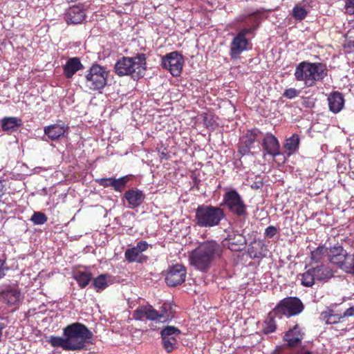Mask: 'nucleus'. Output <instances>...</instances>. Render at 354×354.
Instances as JSON below:
<instances>
[{
    "label": "nucleus",
    "mask_w": 354,
    "mask_h": 354,
    "mask_svg": "<svg viewBox=\"0 0 354 354\" xmlns=\"http://www.w3.org/2000/svg\"><path fill=\"white\" fill-rule=\"evenodd\" d=\"M311 259L315 263L328 261L335 266H342L344 263L354 266V255H348L343 247L339 245L330 248L324 245L319 246L311 252Z\"/></svg>",
    "instance_id": "nucleus-1"
},
{
    "label": "nucleus",
    "mask_w": 354,
    "mask_h": 354,
    "mask_svg": "<svg viewBox=\"0 0 354 354\" xmlns=\"http://www.w3.org/2000/svg\"><path fill=\"white\" fill-rule=\"evenodd\" d=\"M146 55L137 54L134 57H123L115 64V73L119 76H131L133 80L142 78L146 71Z\"/></svg>",
    "instance_id": "nucleus-2"
},
{
    "label": "nucleus",
    "mask_w": 354,
    "mask_h": 354,
    "mask_svg": "<svg viewBox=\"0 0 354 354\" xmlns=\"http://www.w3.org/2000/svg\"><path fill=\"white\" fill-rule=\"evenodd\" d=\"M222 247L215 241L201 243L189 254L191 266H208L219 259Z\"/></svg>",
    "instance_id": "nucleus-3"
},
{
    "label": "nucleus",
    "mask_w": 354,
    "mask_h": 354,
    "mask_svg": "<svg viewBox=\"0 0 354 354\" xmlns=\"http://www.w3.org/2000/svg\"><path fill=\"white\" fill-rule=\"evenodd\" d=\"M64 335L67 337L70 351H77L90 342L93 333L85 325L76 322L64 328Z\"/></svg>",
    "instance_id": "nucleus-4"
},
{
    "label": "nucleus",
    "mask_w": 354,
    "mask_h": 354,
    "mask_svg": "<svg viewBox=\"0 0 354 354\" xmlns=\"http://www.w3.org/2000/svg\"><path fill=\"white\" fill-rule=\"evenodd\" d=\"M224 217V212L221 207L201 205L196 210L195 221L199 227H212L218 225Z\"/></svg>",
    "instance_id": "nucleus-5"
},
{
    "label": "nucleus",
    "mask_w": 354,
    "mask_h": 354,
    "mask_svg": "<svg viewBox=\"0 0 354 354\" xmlns=\"http://www.w3.org/2000/svg\"><path fill=\"white\" fill-rule=\"evenodd\" d=\"M222 205L225 206L232 214L239 217H245L248 214L247 205L235 189H230L223 194Z\"/></svg>",
    "instance_id": "nucleus-6"
},
{
    "label": "nucleus",
    "mask_w": 354,
    "mask_h": 354,
    "mask_svg": "<svg viewBox=\"0 0 354 354\" xmlns=\"http://www.w3.org/2000/svg\"><path fill=\"white\" fill-rule=\"evenodd\" d=\"M108 71L99 64H93L85 75L86 86L93 91L103 88L107 82Z\"/></svg>",
    "instance_id": "nucleus-7"
},
{
    "label": "nucleus",
    "mask_w": 354,
    "mask_h": 354,
    "mask_svg": "<svg viewBox=\"0 0 354 354\" xmlns=\"http://www.w3.org/2000/svg\"><path fill=\"white\" fill-rule=\"evenodd\" d=\"M303 309L304 306L299 299L297 297H286L276 306L272 313L279 318L281 315L290 317L299 314Z\"/></svg>",
    "instance_id": "nucleus-8"
},
{
    "label": "nucleus",
    "mask_w": 354,
    "mask_h": 354,
    "mask_svg": "<svg viewBox=\"0 0 354 354\" xmlns=\"http://www.w3.org/2000/svg\"><path fill=\"white\" fill-rule=\"evenodd\" d=\"M254 28V27L243 28L233 38L230 44V53L232 58H238L243 51L248 49L250 41L247 35L252 33Z\"/></svg>",
    "instance_id": "nucleus-9"
},
{
    "label": "nucleus",
    "mask_w": 354,
    "mask_h": 354,
    "mask_svg": "<svg viewBox=\"0 0 354 354\" xmlns=\"http://www.w3.org/2000/svg\"><path fill=\"white\" fill-rule=\"evenodd\" d=\"M162 66L168 70L174 77H178L181 74L184 64V59L181 54L177 51L169 53L162 58Z\"/></svg>",
    "instance_id": "nucleus-10"
},
{
    "label": "nucleus",
    "mask_w": 354,
    "mask_h": 354,
    "mask_svg": "<svg viewBox=\"0 0 354 354\" xmlns=\"http://www.w3.org/2000/svg\"><path fill=\"white\" fill-rule=\"evenodd\" d=\"M149 248V244L145 241H139L133 248L127 249L125 252V258L130 263H143L147 260V257L143 254Z\"/></svg>",
    "instance_id": "nucleus-11"
},
{
    "label": "nucleus",
    "mask_w": 354,
    "mask_h": 354,
    "mask_svg": "<svg viewBox=\"0 0 354 354\" xmlns=\"http://www.w3.org/2000/svg\"><path fill=\"white\" fill-rule=\"evenodd\" d=\"M22 298V295L17 286H6L0 290V301L9 305L18 304Z\"/></svg>",
    "instance_id": "nucleus-12"
},
{
    "label": "nucleus",
    "mask_w": 354,
    "mask_h": 354,
    "mask_svg": "<svg viewBox=\"0 0 354 354\" xmlns=\"http://www.w3.org/2000/svg\"><path fill=\"white\" fill-rule=\"evenodd\" d=\"M260 135L261 131L257 129L248 131L245 135L241 138L239 152L243 156L248 154Z\"/></svg>",
    "instance_id": "nucleus-13"
},
{
    "label": "nucleus",
    "mask_w": 354,
    "mask_h": 354,
    "mask_svg": "<svg viewBox=\"0 0 354 354\" xmlns=\"http://www.w3.org/2000/svg\"><path fill=\"white\" fill-rule=\"evenodd\" d=\"M227 236L223 241V245L232 251H240L246 244L245 238L241 234L233 230L227 231Z\"/></svg>",
    "instance_id": "nucleus-14"
},
{
    "label": "nucleus",
    "mask_w": 354,
    "mask_h": 354,
    "mask_svg": "<svg viewBox=\"0 0 354 354\" xmlns=\"http://www.w3.org/2000/svg\"><path fill=\"white\" fill-rule=\"evenodd\" d=\"M186 273L185 267H169L165 281L169 286H176L185 280Z\"/></svg>",
    "instance_id": "nucleus-15"
},
{
    "label": "nucleus",
    "mask_w": 354,
    "mask_h": 354,
    "mask_svg": "<svg viewBox=\"0 0 354 354\" xmlns=\"http://www.w3.org/2000/svg\"><path fill=\"white\" fill-rule=\"evenodd\" d=\"M328 70L326 66L322 63L310 62V87L313 86L317 82L322 80L327 76Z\"/></svg>",
    "instance_id": "nucleus-16"
},
{
    "label": "nucleus",
    "mask_w": 354,
    "mask_h": 354,
    "mask_svg": "<svg viewBox=\"0 0 354 354\" xmlns=\"http://www.w3.org/2000/svg\"><path fill=\"white\" fill-rule=\"evenodd\" d=\"M86 17L84 9L80 6L70 7L64 14V19L67 24H81Z\"/></svg>",
    "instance_id": "nucleus-17"
},
{
    "label": "nucleus",
    "mask_w": 354,
    "mask_h": 354,
    "mask_svg": "<svg viewBox=\"0 0 354 354\" xmlns=\"http://www.w3.org/2000/svg\"><path fill=\"white\" fill-rule=\"evenodd\" d=\"M262 147L266 153L273 158L281 155L279 143L277 138L271 133H267L263 139Z\"/></svg>",
    "instance_id": "nucleus-18"
},
{
    "label": "nucleus",
    "mask_w": 354,
    "mask_h": 354,
    "mask_svg": "<svg viewBox=\"0 0 354 354\" xmlns=\"http://www.w3.org/2000/svg\"><path fill=\"white\" fill-rule=\"evenodd\" d=\"M123 198L127 201L128 207L134 209L143 203L145 196L142 191L131 188L124 194Z\"/></svg>",
    "instance_id": "nucleus-19"
},
{
    "label": "nucleus",
    "mask_w": 354,
    "mask_h": 354,
    "mask_svg": "<svg viewBox=\"0 0 354 354\" xmlns=\"http://www.w3.org/2000/svg\"><path fill=\"white\" fill-rule=\"evenodd\" d=\"M304 333L301 327L296 324L286 333L283 339L288 343V346L295 347L299 345L304 338Z\"/></svg>",
    "instance_id": "nucleus-20"
},
{
    "label": "nucleus",
    "mask_w": 354,
    "mask_h": 354,
    "mask_svg": "<svg viewBox=\"0 0 354 354\" xmlns=\"http://www.w3.org/2000/svg\"><path fill=\"white\" fill-rule=\"evenodd\" d=\"M68 127L64 124H54L44 127V131L49 139L57 140L63 137L67 132Z\"/></svg>",
    "instance_id": "nucleus-21"
},
{
    "label": "nucleus",
    "mask_w": 354,
    "mask_h": 354,
    "mask_svg": "<svg viewBox=\"0 0 354 354\" xmlns=\"http://www.w3.org/2000/svg\"><path fill=\"white\" fill-rule=\"evenodd\" d=\"M84 68L79 57H70L63 66L64 75L71 79L80 70Z\"/></svg>",
    "instance_id": "nucleus-22"
},
{
    "label": "nucleus",
    "mask_w": 354,
    "mask_h": 354,
    "mask_svg": "<svg viewBox=\"0 0 354 354\" xmlns=\"http://www.w3.org/2000/svg\"><path fill=\"white\" fill-rule=\"evenodd\" d=\"M310 62H302L299 63L295 71V77L297 81H303L305 86L310 87Z\"/></svg>",
    "instance_id": "nucleus-23"
},
{
    "label": "nucleus",
    "mask_w": 354,
    "mask_h": 354,
    "mask_svg": "<svg viewBox=\"0 0 354 354\" xmlns=\"http://www.w3.org/2000/svg\"><path fill=\"white\" fill-rule=\"evenodd\" d=\"M328 101L330 111L335 113L339 112L344 104L343 96L339 92L331 93L328 97Z\"/></svg>",
    "instance_id": "nucleus-24"
},
{
    "label": "nucleus",
    "mask_w": 354,
    "mask_h": 354,
    "mask_svg": "<svg viewBox=\"0 0 354 354\" xmlns=\"http://www.w3.org/2000/svg\"><path fill=\"white\" fill-rule=\"evenodd\" d=\"M21 125V119L17 117H5L1 120V128L6 132H13Z\"/></svg>",
    "instance_id": "nucleus-25"
},
{
    "label": "nucleus",
    "mask_w": 354,
    "mask_h": 354,
    "mask_svg": "<svg viewBox=\"0 0 354 354\" xmlns=\"http://www.w3.org/2000/svg\"><path fill=\"white\" fill-rule=\"evenodd\" d=\"M308 4L309 0H304L302 3L295 6L292 11V15L295 19L301 21L306 17L310 12V8L307 6Z\"/></svg>",
    "instance_id": "nucleus-26"
},
{
    "label": "nucleus",
    "mask_w": 354,
    "mask_h": 354,
    "mask_svg": "<svg viewBox=\"0 0 354 354\" xmlns=\"http://www.w3.org/2000/svg\"><path fill=\"white\" fill-rule=\"evenodd\" d=\"M113 282L114 279L112 276L101 274L94 279L93 286L97 292H101L109 286L113 284Z\"/></svg>",
    "instance_id": "nucleus-27"
},
{
    "label": "nucleus",
    "mask_w": 354,
    "mask_h": 354,
    "mask_svg": "<svg viewBox=\"0 0 354 354\" xmlns=\"http://www.w3.org/2000/svg\"><path fill=\"white\" fill-rule=\"evenodd\" d=\"M313 270L317 281L328 279L333 276V271L330 267H313Z\"/></svg>",
    "instance_id": "nucleus-28"
},
{
    "label": "nucleus",
    "mask_w": 354,
    "mask_h": 354,
    "mask_svg": "<svg viewBox=\"0 0 354 354\" xmlns=\"http://www.w3.org/2000/svg\"><path fill=\"white\" fill-rule=\"evenodd\" d=\"M161 322H166L171 319L175 312L174 306L170 302H165L158 310Z\"/></svg>",
    "instance_id": "nucleus-29"
},
{
    "label": "nucleus",
    "mask_w": 354,
    "mask_h": 354,
    "mask_svg": "<svg viewBox=\"0 0 354 354\" xmlns=\"http://www.w3.org/2000/svg\"><path fill=\"white\" fill-rule=\"evenodd\" d=\"M344 317L343 315L337 314L332 309L328 308L321 313V319L328 324L338 323Z\"/></svg>",
    "instance_id": "nucleus-30"
},
{
    "label": "nucleus",
    "mask_w": 354,
    "mask_h": 354,
    "mask_svg": "<svg viewBox=\"0 0 354 354\" xmlns=\"http://www.w3.org/2000/svg\"><path fill=\"white\" fill-rule=\"evenodd\" d=\"M299 138L297 134H293L286 139L284 147L288 151V155L295 153L299 148Z\"/></svg>",
    "instance_id": "nucleus-31"
},
{
    "label": "nucleus",
    "mask_w": 354,
    "mask_h": 354,
    "mask_svg": "<svg viewBox=\"0 0 354 354\" xmlns=\"http://www.w3.org/2000/svg\"><path fill=\"white\" fill-rule=\"evenodd\" d=\"M48 342L53 347H60L66 351H70L69 345L67 341V337L51 335L49 337Z\"/></svg>",
    "instance_id": "nucleus-32"
},
{
    "label": "nucleus",
    "mask_w": 354,
    "mask_h": 354,
    "mask_svg": "<svg viewBox=\"0 0 354 354\" xmlns=\"http://www.w3.org/2000/svg\"><path fill=\"white\" fill-rule=\"evenodd\" d=\"M160 333L162 338L177 340L176 338L180 334V330L175 326H168L165 327Z\"/></svg>",
    "instance_id": "nucleus-33"
},
{
    "label": "nucleus",
    "mask_w": 354,
    "mask_h": 354,
    "mask_svg": "<svg viewBox=\"0 0 354 354\" xmlns=\"http://www.w3.org/2000/svg\"><path fill=\"white\" fill-rule=\"evenodd\" d=\"M73 277L81 288L86 287L90 282L91 276L86 272L76 271L73 272Z\"/></svg>",
    "instance_id": "nucleus-34"
},
{
    "label": "nucleus",
    "mask_w": 354,
    "mask_h": 354,
    "mask_svg": "<svg viewBox=\"0 0 354 354\" xmlns=\"http://www.w3.org/2000/svg\"><path fill=\"white\" fill-rule=\"evenodd\" d=\"M129 180V176H124L119 178H113L111 187L115 191L122 192L125 189Z\"/></svg>",
    "instance_id": "nucleus-35"
},
{
    "label": "nucleus",
    "mask_w": 354,
    "mask_h": 354,
    "mask_svg": "<svg viewBox=\"0 0 354 354\" xmlns=\"http://www.w3.org/2000/svg\"><path fill=\"white\" fill-rule=\"evenodd\" d=\"M313 272L312 268L301 274V281L303 286L310 287L314 284L316 279Z\"/></svg>",
    "instance_id": "nucleus-36"
},
{
    "label": "nucleus",
    "mask_w": 354,
    "mask_h": 354,
    "mask_svg": "<svg viewBox=\"0 0 354 354\" xmlns=\"http://www.w3.org/2000/svg\"><path fill=\"white\" fill-rule=\"evenodd\" d=\"M274 317H278L277 315H274L272 312L270 314V317L266 320L264 326H263V332L266 334L272 333L276 330V323L274 322Z\"/></svg>",
    "instance_id": "nucleus-37"
},
{
    "label": "nucleus",
    "mask_w": 354,
    "mask_h": 354,
    "mask_svg": "<svg viewBox=\"0 0 354 354\" xmlns=\"http://www.w3.org/2000/svg\"><path fill=\"white\" fill-rule=\"evenodd\" d=\"M35 225H43L47 221V216L42 212H35L30 219Z\"/></svg>",
    "instance_id": "nucleus-38"
},
{
    "label": "nucleus",
    "mask_w": 354,
    "mask_h": 354,
    "mask_svg": "<svg viewBox=\"0 0 354 354\" xmlns=\"http://www.w3.org/2000/svg\"><path fill=\"white\" fill-rule=\"evenodd\" d=\"M147 319L153 321L161 322L159 312L155 310L151 306H147Z\"/></svg>",
    "instance_id": "nucleus-39"
},
{
    "label": "nucleus",
    "mask_w": 354,
    "mask_h": 354,
    "mask_svg": "<svg viewBox=\"0 0 354 354\" xmlns=\"http://www.w3.org/2000/svg\"><path fill=\"white\" fill-rule=\"evenodd\" d=\"M162 339L163 346L168 353L172 351L178 344L177 340L169 339V338H162Z\"/></svg>",
    "instance_id": "nucleus-40"
},
{
    "label": "nucleus",
    "mask_w": 354,
    "mask_h": 354,
    "mask_svg": "<svg viewBox=\"0 0 354 354\" xmlns=\"http://www.w3.org/2000/svg\"><path fill=\"white\" fill-rule=\"evenodd\" d=\"M147 306H142L138 308L134 312V317L136 319H142L144 318L147 319Z\"/></svg>",
    "instance_id": "nucleus-41"
},
{
    "label": "nucleus",
    "mask_w": 354,
    "mask_h": 354,
    "mask_svg": "<svg viewBox=\"0 0 354 354\" xmlns=\"http://www.w3.org/2000/svg\"><path fill=\"white\" fill-rule=\"evenodd\" d=\"M299 91L297 90L294 88H290L286 89L283 93V96L287 97L288 99H293L295 97L298 96L299 94Z\"/></svg>",
    "instance_id": "nucleus-42"
},
{
    "label": "nucleus",
    "mask_w": 354,
    "mask_h": 354,
    "mask_svg": "<svg viewBox=\"0 0 354 354\" xmlns=\"http://www.w3.org/2000/svg\"><path fill=\"white\" fill-rule=\"evenodd\" d=\"M345 10L348 15H354V0H346Z\"/></svg>",
    "instance_id": "nucleus-43"
},
{
    "label": "nucleus",
    "mask_w": 354,
    "mask_h": 354,
    "mask_svg": "<svg viewBox=\"0 0 354 354\" xmlns=\"http://www.w3.org/2000/svg\"><path fill=\"white\" fill-rule=\"evenodd\" d=\"M277 233V228L274 226H268L265 230V236L268 238L274 237Z\"/></svg>",
    "instance_id": "nucleus-44"
},
{
    "label": "nucleus",
    "mask_w": 354,
    "mask_h": 354,
    "mask_svg": "<svg viewBox=\"0 0 354 354\" xmlns=\"http://www.w3.org/2000/svg\"><path fill=\"white\" fill-rule=\"evenodd\" d=\"M113 180V178H102L99 180V183L100 185L106 187H111V183Z\"/></svg>",
    "instance_id": "nucleus-45"
},
{
    "label": "nucleus",
    "mask_w": 354,
    "mask_h": 354,
    "mask_svg": "<svg viewBox=\"0 0 354 354\" xmlns=\"http://www.w3.org/2000/svg\"><path fill=\"white\" fill-rule=\"evenodd\" d=\"M263 243L261 241H255L254 243H253V245L252 246V248L249 250V252L250 254V255L252 256V249L254 248H261L263 246Z\"/></svg>",
    "instance_id": "nucleus-46"
},
{
    "label": "nucleus",
    "mask_w": 354,
    "mask_h": 354,
    "mask_svg": "<svg viewBox=\"0 0 354 354\" xmlns=\"http://www.w3.org/2000/svg\"><path fill=\"white\" fill-rule=\"evenodd\" d=\"M353 315H354V307L348 308L343 314L344 317H349Z\"/></svg>",
    "instance_id": "nucleus-47"
},
{
    "label": "nucleus",
    "mask_w": 354,
    "mask_h": 354,
    "mask_svg": "<svg viewBox=\"0 0 354 354\" xmlns=\"http://www.w3.org/2000/svg\"><path fill=\"white\" fill-rule=\"evenodd\" d=\"M346 273L354 275V267H339Z\"/></svg>",
    "instance_id": "nucleus-48"
},
{
    "label": "nucleus",
    "mask_w": 354,
    "mask_h": 354,
    "mask_svg": "<svg viewBox=\"0 0 354 354\" xmlns=\"http://www.w3.org/2000/svg\"><path fill=\"white\" fill-rule=\"evenodd\" d=\"M9 268V267H0V279L4 276L5 273V270H8Z\"/></svg>",
    "instance_id": "nucleus-49"
},
{
    "label": "nucleus",
    "mask_w": 354,
    "mask_h": 354,
    "mask_svg": "<svg viewBox=\"0 0 354 354\" xmlns=\"http://www.w3.org/2000/svg\"><path fill=\"white\" fill-rule=\"evenodd\" d=\"M3 194V185L1 181H0V196Z\"/></svg>",
    "instance_id": "nucleus-50"
},
{
    "label": "nucleus",
    "mask_w": 354,
    "mask_h": 354,
    "mask_svg": "<svg viewBox=\"0 0 354 354\" xmlns=\"http://www.w3.org/2000/svg\"><path fill=\"white\" fill-rule=\"evenodd\" d=\"M201 268V271L202 272H207V267H205V266H203V267H199Z\"/></svg>",
    "instance_id": "nucleus-51"
},
{
    "label": "nucleus",
    "mask_w": 354,
    "mask_h": 354,
    "mask_svg": "<svg viewBox=\"0 0 354 354\" xmlns=\"http://www.w3.org/2000/svg\"><path fill=\"white\" fill-rule=\"evenodd\" d=\"M4 263H5V260L0 258V266H3Z\"/></svg>",
    "instance_id": "nucleus-52"
},
{
    "label": "nucleus",
    "mask_w": 354,
    "mask_h": 354,
    "mask_svg": "<svg viewBox=\"0 0 354 354\" xmlns=\"http://www.w3.org/2000/svg\"><path fill=\"white\" fill-rule=\"evenodd\" d=\"M245 17H241L239 19V21H245Z\"/></svg>",
    "instance_id": "nucleus-53"
},
{
    "label": "nucleus",
    "mask_w": 354,
    "mask_h": 354,
    "mask_svg": "<svg viewBox=\"0 0 354 354\" xmlns=\"http://www.w3.org/2000/svg\"><path fill=\"white\" fill-rule=\"evenodd\" d=\"M349 44L351 45V46L353 47V48L354 50V40L352 41H350Z\"/></svg>",
    "instance_id": "nucleus-54"
},
{
    "label": "nucleus",
    "mask_w": 354,
    "mask_h": 354,
    "mask_svg": "<svg viewBox=\"0 0 354 354\" xmlns=\"http://www.w3.org/2000/svg\"><path fill=\"white\" fill-rule=\"evenodd\" d=\"M302 354H313L312 353L309 352V351H305L304 353H303Z\"/></svg>",
    "instance_id": "nucleus-55"
},
{
    "label": "nucleus",
    "mask_w": 354,
    "mask_h": 354,
    "mask_svg": "<svg viewBox=\"0 0 354 354\" xmlns=\"http://www.w3.org/2000/svg\"><path fill=\"white\" fill-rule=\"evenodd\" d=\"M35 169L36 170V171H38V169H41V167H35Z\"/></svg>",
    "instance_id": "nucleus-56"
},
{
    "label": "nucleus",
    "mask_w": 354,
    "mask_h": 354,
    "mask_svg": "<svg viewBox=\"0 0 354 354\" xmlns=\"http://www.w3.org/2000/svg\"><path fill=\"white\" fill-rule=\"evenodd\" d=\"M35 169L36 170V171H38V169H41V167H35Z\"/></svg>",
    "instance_id": "nucleus-57"
}]
</instances>
